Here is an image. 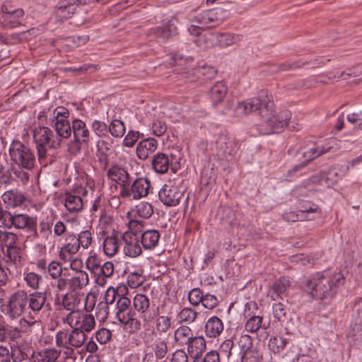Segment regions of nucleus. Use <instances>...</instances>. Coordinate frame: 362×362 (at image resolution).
I'll return each mask as SVG.
<instances>
[{"label": "nucleus", "instance_id": "f257e3e1", "mask_svg": "<svg viewBox=\"0 0 362 362\" xmlns=\"http://www.w3.org/2000/svg\"><path fill=\"white\" fill-rule=\"evenodd\" d=\"M344 284V276L341 272L325 269L305 279L302 286L312 298L323 300L333 298Z\"/></svg>", "mask_w": 362, "mask_h": 362}, {"label": "nucleus", "instance_id": "f03ea898", "mask_svg": "<svg viewBox=\"0 0 362 362\" xmlns=\"http://www.w3.org/2000/svg\"><path fill=\"white\" fill-rule=\"evenodd\" d=\"M272 101L264 103L261 110V122L257 125V129L260 134L268 135L282 132L291 117V112L284 110L276 113L274 110Z\"/></svg>", "mask_w": 362, "mask_h": 362}, {"label": "nucleus", "instance_id": "7ed1b4c3", "mask_svg": "<svg viewBox=\"0 0 362 362\" xmlns=\"http://www.w3.org/2000/svg\"><path fill=\"white\" fill-rule=\"evenodd\" d=\"M33 139L36 145L38 160L40 164L46 165L45 160L48 148H58L61 146L62 140L54 137L53 132L47 127H35L33 130Z\"/></svg>", "mask_w": 362, "mask_h": 362}, {"label": "nucleus", "instance_id": "20e7f679", "mask_svg": "<svg viewBox=\"0 0 362 362\" xmlns=\"http://www.w3.org/2000/svg\"><path fill=\"white\" fill-rule=\"evenodd\" d=\"M129 226L130 230L125 232L122 236L124 243L123 250L125 255L136 257L142 253L141 241L137 233L141 231L144 225L141 221L133 219L129 221Z\"/></svg>", "mask_w": 362, "mask_h": 362}, {"label": "nucleus", "instance_id": "39448f33", "mask_svg": "<svg viewBox=\"0 0 362 362\" xmlns=\"http://www.w3.org/2000/svg\"><path fill=\"white\" fill-rule=\"evenodd\" d=\"M11 160L17 165L27 170L33 168L35 163V155L31 149L19 141H13L8 148Z\"/></svg>", "mask_w": 362, "mask_h": 362}, {"label": "nucleus", "instance_id": "423d86ee", "mask_svg": "<svg viewBox=\"0 0 362 362\" xmlns=\"http://www.w3.org/2000/svg\"><path fill=\"white\" fill-rule=\"evenodd\" d=\"M180 157L176 154L158 152L151 159L152 169L157 174H165L169 170L175 173L180 168Z\"/></svg>", "mask_w": 362, "mask_h": 362}, {"label": "nucleus", "instance_id": "0eeeda50", "mask_svg": "<svg viewBox=\"0 0 362 362\" xmlns=\"http://www.w3.org/2000/svg\"><path fill=\"white\" fill-rule=\"evenodd\" d=\"M71 328L78 329L84 334L95 328V321L91 314L84 313L79 310H71L63 320Z\"/></svg>", "mask_w": 362, "mask_h": 362}, {"label": "nucleus", "instance_id": "6e6552de", "mask_svg": "<svg viewBox=\"0 0 362 362\" xmlns=\"http://www.w3.org/2000/svg\"><path fill=\"white\" fill-rule=\"evenodd\" d=\"M27 303V293L23 291H18L11 296L6 304L1 306V312L10 319H16L24 312Z\"/></svg>", "mask_w": 362, "mask_h": 362}, {"label": "nucleus", "instance_id": "1a4fd4ad", "mask_svg": "<svg viewBox=\"0 0 362 362\" xmlns=\"http://www.w3.org/2000/svg\"><path fill=\"white\" fill-rule=\"evenodd\" d=\"M228 16V11L216 8L204 11L194 17L193 21L203 28H210L220 25Z\"/></svg>", "mask_w": 362, "mask_h": 362}, {"label": "nucleus", "instance_id": "9d476101", "mask_svg": "<svg viewBox=\"0 0 362 362\" xmlns=\"http://www.w3.org/2000/svg\"><path fill=\"white\" fill-rule=\"evenodd\" d=\"M149 187V180L146 177H139L134 180L130 187L129 185H127L120 190L119 194L123 199H139L148 194Z\"/></svg>", "mask_w": 362, "mask_h": 362}, {"label": "nucleus", "instance_id": "9b49d317", "mask_svg": "<svg viewBox=\"0 0 362 362\" xmlns=\"http://www.w3.org/2000/svg\"><path fill=\"white\" fill-rule=\"evenodd\" d=\"M24 11L12 6H1V27L13 28L21 25L24 21Z\"/></svg>", "mask_w": 362, "mask_h": 362}, {"label": "nucleus", "instance_id": "f8f14e48", "mask_svg": "<svg viewBox=\"0 0 362 362\" xmlns=\"http://www.w3.org/2000/svg\"><path fill=\"white\" fill-rule=\"evenodd\" d=\"M58 338L59 341L64 342L76 349L81 348L86 342L88 336L78 329H62L57 332L55 339Z\"/></svg>", "mask_w": 362, "mask_h": 362}, {"label": "nucleus", "instance_id": "ddd939ff", "mask_svg": "<svg viewBox=\"0 0 362 362\" xmlns=\"http://www.w3.org/2000/svg\"><path fill=\"white\" fill-rule=\"evenodd\" d=\"M184 192L174 185H164L158 192L160 201L165 206H175L179 204Z\"/></svg>", "mask_w": 362, "mask_h": 362}, {"label": "nucleus", "instance_id": "4468645a", "mask_svg": "<svg viewBox=\"0 0 362 362\" xmlns=\"http://www.w3.org/2000/svg\"><path fill=\"white\" fill-rule=\"evenodd\" d=\"M216 143L218 154L223 159L230 160L238 152V145L233 136L221 134Z\"/></svg>", "mask_w": 362, "mask_h": 362}, {"label": "nucleus", "instance_id": "2eb2a0df", "mask_svg": "<svg viewBox=\"0 0 362 362\" xmlns=\"http://www.w3.org/2000/svg\"><path fill=\"white\" fill-rule=\"evenodd\" d=\"M80 248L77 235L74 233H66L64 245L59 251V259L64 262L71 261L72 256L76 254Z\"/></svg>", "mask_w": 362, "mask_h": 362}, {"label": "nucleus", "instance_id": "dca6fc26", "mask_svg": "<svg viewBox=\"0 0 362 362\" xmlns=\"http://www.w3.org/2000/svg\"><path fill=\"white\" fill-rule=\"evenodd\" d=\"M264 103L267 102L265 100L262 101L259 97L239 102L235 107V115L237 117H242L257 110L261 115V110L264 107Z\"/></svg>", "mask_w": 362, "mask_h": 362}, {"label": "nucleus", "instance_id": "f3484780", "mask_svg": "<svg viewBox=\"0 0 362 362\" xmlns=\"http://www.w3.org/2000/svg\"><path fill=\"white\" fill-rule=\"evenodd\" d=\"M107 177L119 186V191L130 184V176L127 170L119 165H112L107 171Z\"/></svg>", "mask_w": 362, "mask_h": 362}, {"label": "nucleus", "instance_id": "a211bd4d", "mask_svg": "<svg viewBox=\"0 0 362 362\" xmlns=\"http://www.w3.org/2000/svg\"><path fill=\"white\" fill-rule=\"evenodd\" d=\"M300 151L305 160L303 162H306V164H308V163L328 152L329 148H325L319 143L308 141L305 143L303 147H300Z\"/></svg>", "mask_w": 362, "mask_h": 362}, {"label": "nucleus", "instance_id": "6ab92c4d", "mask_svg": "<svg viewBox=\"0 0 362 362\" xmlns=\"http://www.w3.org/2000/svg\"><path fill=\"white\" fill-rule=\"evenodd\" d=\"M136 311L131 308L122 311L115 313L116 319L124 325H129L132 331H137L141 329V322L136 317Z\"/></svg>", "mask_w": 362, "mask_h": 362}, {"label": "nucleus", "instance_id": "aec40b11", "mask_svg": "<svg viewBox=\"0 0 362 362\" xmlns=\"http://www.w3.org/2000/svg\"><path fill=\"white\" fill-rule=\"evenodd\" d=\"M72 132L74 139L78 141L84 143L88 146L90 142V132L84 122L79 119H75L72 121Z\"/></svg>", "mask_w": 362, "mask_h": 362}, {"label": "nucleus", "instance_id": "412c9836", "mask_svg": "<svg viewBox=\"0 0 362 362\" xmlns=\"http://www.w3.org/2000/svg\"><path fill=\"white\" fill-rule=\"evenodd\" d=\"M290 286V281L288 277L281 276L272 284L269 296L272 300L283 299L284 296Z\"/></svg>", "mask_w": 362, "mask_h": 362}, {"label": "nucleus", "instance_id": "4be33fe9", "mask_svg": "<svg viewBox=\"0 0 362 362\" xmlns=\"http://www.w3.org/2000/svg\"><path fill=\"white\" fill-rule=\"evenodd\" d=\"M211 40L214 42V45L227 47L240 41L242 36L230 33H214L211 35Z\"/></svg>", "mask_w": 362, "mask_h": 362}, {"label": "nucleus", "instance_id": "5701e85b", "mask_svg": "<svg viewBox=\"0 0 362 362\" xmlns=\"http://www.w3.org/2000/svg\"><path fill=\"white\" fill-rule=\"evenodd\" d=\"M61 354L60 349L51 347L33 352L32 357L34 362H56Z\"/></svg>", "mask_w": 362, "mask_h": 362}, {"label": "nucleus", "instance_id": "b1692460", "mask_svg": "<svg viewBox=\"0 0 362 362\" xmlns=\"http://www.w3.org/2000/svg\"><path fill=\"white\" fill-rule=\"evenodd\" d=\"M158 148V141L154 138H147L141 140L137 145L136 154L139 159L146 160Z\"/></svg>", "mask_w": 362, "mask_h": 362}, {"label": "nucleus", "instance_id": "393cba45", "mask_svg": "<svg viewBox=\"0 0 362 362\" xmlns=\"http://www.w3.org/2000/svg\"><path fill=\"white\" fill-rule=\"evenodd\" d=\"M120 235L113 231L103 240V247L105 254L108 257H113L119 251L120 244Z\"/></svg>", "mask_w": 362, "mask_h": 362}, {"label": "nucleus", "instance_id": "a878e982", "mask_svg": "<svg viewBox=\"0 0 362 362\" xmlns=\"http://www.w3.org/2000/svg\"><path fill=\"white\" fill-rule=\"evenodd\" d=\"M16 239L17 237L13 232L1 231V252L6 254L11 259L16 252Z\"/></svg>", "mask_w": 362, "mask_h": 362}, {"label": "nucleus", "instance_id": "bb28decb", "mask_svg": "<svg viewBox=\"0 0 362 362\" xmlns=\"http://www.w3.org/2000/svg\"><path fill=\"white\" fill-rule=\"evenodd\" d=\"M223 322L216 316L209 317L205 323L204 332L209 338L218 337L223 330Z\"/></svg>", "mask_w": 362, "mask_h": 362}, {"label": "nucleus", "instance_id": "cd10ccee", "mask_svg": "<svg viewBox=\"0 0 362 362\" xmlns=\"http://www.w3.org/2000/svg\"><path fill=\"white\" fill-rule=\"evenodd\" d=\"M141 243L145 250H153L158 244L160 240V233L155 229L147 230L139 235Z\"/></svg>", "mask_w": 362, "mask_h": 362}, {"label": "nucleus", "instance_id": "c85d7f7f", "mask_svg": "<svg viewBox=\"0 0 362 362\" xmlns=\"http://www.w3.org/2000/svg\"><path fill=\"white\" fill-rule=\"evenodd\" d=\"M13 226L16 228L21 229L27 228L28 230L37 235V221L33 218L24 214L14 215Z\"/></svg>", "mask_w": 362, "mask_h": 362}, {"label": "nucleus", "instance_id": "c756f323", "mask_svg": "<svg viewBox=\"0 0 362 362\" xmlns=\"http://www.w3.org/2000/svg\"><path fill=\"white\" fill-rule=\"evenodd\" d=\"M149 33L154 35L160 41H165L170 37L175 35L177 32L176 28L172 23L165 24L160 26L152 28Z\"/></svg>", "mask_w": 362, "mask_h": 362}, {"label": "nucleus", "instance_id": "7c9ffc66", "mask_svg": "<svg viewBox=\"0 0 362 362\" xmlns=\"http://www.w3.org/2000/svg\"><path fill=\"white\" fill-rule=\"evenodd\" d=\"M1 199L7 208L20 206L24 201V195L17 189L8 190L1 194Z\"/></svg>", "mask_w": 362, "mask_h": 362}, {"label": "nucleus", "instance_id": "2f4dec72", "mask_svg": "<svg viewBox=\"0 0 362 362\" xmlns=\"http://www.w3.org/2000/svg\"><path fill=\"white\" fill-rule=\"evenodd\" d=\"M25 358V354L17 346L11 345V352L7 347L1 345V362H21Z\"/></svg>", "mask_w": 362, "mask_h": 362}, {"label": "nucleus", "instance_id": "473e14b6", "mask_svg": "<svg viewBox=\"0 0 362 362\" xmlns=\"http://www.w3.org/2000/svg\"><path fill=\"white\" fill-rule=\"evenodd\" d=\"M192 339H193V332L188 326L182 325L175 329L174 332V342L177 346H186Z\"/></svg>", "mask_w": 362, "mask_h": 362}, {"label": "nucleus", "instance_id": "72a5a7b5", "mask_svg": "<svg viewBox=\"0 0 362 362\" xmlns=\"http://www.w3.org/2000/svg\"><path fill=\"white\" fill-rule=\"evenodd\" d=\"M133 306L134 310L143 315L144 320L148 322L153 319V316H148L147 319L144 315L150 306L149 298L144 294L137 293L133 299Z\"/></svg>", "mask_w": 362, "mask_h": 362}, {"label": "nucleus", "instance_id": "f704fd0d", "mask_svg": "<svg viewBox=\"0 0 362 362\" xmlns=\"http://www.w3.org/2000/svg\"><path fill=\"white\" fill-rule=\"evenodd\" d=\"M69 291L73 292L82 289L88 284L89 278L88 273L83 270L76 271L74 276L69 279Z\"/></svg>", "mask_w": 362, "mask_h": 362}, {"label": "nucleus", "instance_id": "c9c22d12", "mask_svg": "<svg viewBox=\"0 0 362 362\" xmlns=\"http://www.w3.org/2000/svg\"><path fill=\"white\" fill-rule=\"evenodd\" d=\"M187 346V352L194 358H199L206 350V341L203 337H194Z\"/></svg>", "mask_w": 362, "mask_h": 362}, {"label": "nucleus", "instance_id": "e433bc0d", "mask_svg": "<svg viewBox=\"0 0 362 362\" xmlns=\"http://www.w3.org/2000/svg\"><path fill=\"white\" fill-rule=\"evenodd\" d=\"M64 206L70 213H77L83 209V204L80 196L66 193L65 195Z\"/></svg>", "mask_w": 362, "mask_h": 362}, {"label": "nucleus", "instance_id": "4c0bfd02", "mask_svg": "<svg viewBox=\"0 0 362 362\" xmlns=\"http://www.w3.org/2000/svg\"><path fill=\"white\" fill-rule=\"evenodd\" d=\"M227 87L223 81L216 83L210 89V98L215 105L223 101L226 93Z\"/></svg>", "mask_w": 362, "mask_h": 362}, {"label": "nucleus", "instance_id": "58836bf2", "mask_svg": "<svg viewBox=\"0 0 362 362\" xmlns=\"http://www.w3.org/2000/svg\"><path fill=\"white\" fill-rule=\"evenodd\" d=\"M69 111L64 106H58L54 108L49 117V121L52 126L66 122H69Z\"/></svg>", "mask_w": 362, "mask_h": 362}, {"label": "nucleus", "instance_id": "ea45409f", "mask_svg": "<svg viewBox=\"0 0 362 362\" xmlns=\"http://www.w3.org/2000/svg\"><path fill=\"white\" fill-rule=\"evenodd\" d=\"M47 300L46 292H35L28 298L29 308L33 312H39Z\"/></svg>", "mask_w": 362, "mask_h": 362}, {"label": "nucleus", "instance_id": "a19ab883", "mask_svg": "<svg viewBox=\"0 0 362 362\" xmlns=\"http://www.w3.org/2000/svg\"><path fill=\"white\" fill-rule=\"evenodd\" d=\"M97 147V157L99 163L103 164L105 167L107 166L110 155L111 144L106 141L101 140L98 142Z\"/></svg>", "mask_w": 362, "mask_h": 362}, {"label": "nucleus", "instance_id": "79ce46f5", "mask_svg": "<svg viewBox=\"0 0 362 362\" xmlns=\"http://www.w3.org/2000/svg\"><path fill=\"white\" fill-rule=\"evenodd\" d=\"M296 207L300 214H304V215L308 217H313V219L314 216H311V214L320 212V208L317 204L308 200L299 199L296 203Z\"/></svg>", "mask_w": 362, "mask_h": 362}, {"label": "nucleus", "instance_id": "37998d69", "mask_svg": "<svg viewBox=\"0 0 362 362\" xmlns=\"http://www.w3.org/2000/svg\"><path fill=\"white\" fill-rule=\"evenodd\" d=\"M262 317L255 314L252 316L248 317L245 324V329L250 333H255L260 328L267 329V327L262 325Z\"/></svg>", "mask_w": 362, "mask_h": 362}, {"label": "nucleus", "instance_id": "c03bdc74", "mask_svg": "<svg viewBox=\"0 0 362 362\" xmlns=\"http://www.w3.org/2000/svg\"><path fill=\"white\" fill-rule=\"evenodd\" d=\"M193 73L199 79H202V76L203 80H209L214 78L217 71L212 66H202L194 69Z\"/></svg>", "mask_w": 362, "mask_h": 362}, {"label": "nucleus", "instance_id": "a18cd8bd", "mask_svg": "<svg viewBox=\"0 0 362 362\" xmlns=\"http://www.w3.org/2000/svg\"><path fill=\"white\" fill-rule=\"evenodd\" d=\"M21 337V332L18 327L1 325V341L7 339L14 341Z\"/></svg>", "mask_w": 362, "mask_h": 362}, {"label": "nucleus", "instance_id": "49530a36", "mask_svg": "<svg viewBox=\"0 0 362 362\" xmlns=\"http://www.w3.org/2000/svg\"><path fill=\"white\" fill-rule=\"evenodd\" d=\"M75 9L74 5L65 0L58 4L57 15L62 18H68L71 14L74 13Z\"/></svg>", "mask_w": 362, "mask_h": 362}, {"label": "nucleus", "instance_id": "de8ad7c7", "mask_svg": "<svg viewBox=\"0 0 362 362\" xmlns=\"http://www.w3.org/2000/svg\"><path fill=\"white\" fill-rule=\"evenodd\" d=\"M109 132L116 138H121L124 136L126 128L124 122L119 119H113L109 127Z\"/></svg>", "mask_w": 362, "mask_h": 362}, {"label": "nucleus", "instance_id": "09e8293b", "mask_svg": "<svg viewBox=\"0 0 362 362\" xmlns=\"http://www.w3.org/2000/svg\"><path fill=\"white\" fill-rule=\"evenodd\" d=\"M198 313L191 308H182L177 315V317L182 322L191 324L197 317Z\"/></svg>", "mask_w": 362, "mask_h": 362}, {"label": "nucleus", "instance_id": "8fccbe9b", "mask_svg": "<svg viewBox=\"0 0 362 362\" xmlns=\"http://www.w3.org/2000/svg\"><path fill=\"white\" fill-rule=\"evenodd\" d=\"M288 340L281 337H274L269 339L268 346L274 353H279L283 351Z\"/></svg>", "mask_w": 362, "mask_h": 362}, {"label": "nucleus", "instance_id": "3c124183", "mask_svg": "<svg viewBox=\"0 0 362 362\" xmlns=\"http://www.w3.org/2000/svg\"><path fill=\"white\" fill-rule=\"evenodd\" d=\"M54 128V130L57 133V135H54V137H58V139H68L71 136L72 133V125L71 126L69 122H66L59 124H56L52 126Z\"/></svg>", "mask_w": 362, "mask_h": 362}, {"label": "nucleus", "instance_id": "603ef678", "mask_svg": "<svg viewBox=\"0 0 362 362\" xmlns=\"http://www.w3.org/2000/svg\"><path fill=\"white\" fill-rule=\"evenodd\" d=\"M135 211L138 216L147 219L152 216L153 209L150 203L141 202L136 206Z\"/></svg>", "mask_w": 362, "mask_h": 362}, {"label": "nucleus", "instance_id": "864d4df0", "mask_svg": "<svg viewBox=\"0 0 362 362\" xmlns=\"http://www.w3.org/2000/svg\"><path fill=\"white\" fill-rule=\"evenodd\" d=\"M77 238L80 247H82L83 250L88 249L93 241V233L90 230L81 231L77 235Z\"/></svg>", "mask_w": 362, "mask_h": 362}, {"label": "nucleus", "instance_id": "5fc2aeb1", "mask_svg": "<svg viewBox=\"0 0 362 362\" xmlns=\"http://www.w3.org/2000/svg\"><path fill=\"white\" fill-rule=\"evenodd\" d=\"M153 349L156 358L157 360L162 359L165 356L168 351L167 342L165 340L158 339L154 342Z\"/></svg>", "mask_w": 362, "mask_h": 362}, {"label": "nucleus", "instance_id": "6e6d98bb", "mask_svg": "<svg viewBox=\"0 0 362 362\" xmlns=\"http://www.w3.org/2000/svg\"><path fill=\"white\" fill-rule=\"evenodd\" d=\"M171 324V317L160 315L156 320V329L159 333H166L170 329Z\"/></svg>", "mask_w": 362, "mask_h": 362}, {"label": "nucleus", "instance_id": "4d7b16f0", "mask_svg": "<svg viewBox=\"0 0 362 362\" xmlns=\"http://www.w3.org/2000/svg\"><path fill=\"white\" fill-rule=\"evenodd\" d=\"M23 279L26 282L27 286L33 289H37L40 283L42 281V276L33 272L25 273Z\"/></svg>", "mask_w": 362, "mask_h": 362}, {"label": "nucleus", "instance_id": "13d9d810", "mask_svg": "<svg viewBox=\"0 0 362 362\" xmlns=\"http://www.w3.org/2000/svg\"><path fill=\"white\" fill-rule=\"evenodd\" d=\"M59 340L58 338L55 339V345L59 349L62 351V353L66 359H75L76 358L74 350L76 348L72 347L66 344Z\"/></svg>", "mask_w": 362, "mask_h": 362}, {"label": "nucleus", "instance_id": "bf43d9fd", "mask_svg": "<svg viewBox=\"0 0 362 362\" xmlns=\"http://www.w3.org/2000/svg\"><path fill=\"white\" fill-rule=\"evenodd\" d=\"M52 223L42 221L39 224V233L35 237H40L42 239L48 240L52 235Z\"/></svg>", "mask_w": 362, "mask_h": 362}, {"label": "nucleus", "instance_id": "052dcab7", "mask_svg": "<svg viewBox=\"0 0 362 362\" xmlns=\"http://www.w3.org/2000/svg\"><path fill=\"white\" fill-rule=\"evenodd\" d=\"M144 282V277L141 272L137 271L131 272L127 276V284L128 286L132 288L139 287Z\"/></svg>", "mask_w": 362, "mask_h": 362}, {"label": "nucleus", "instance_id": "680f3d73", "mask_svg": "<svg viewBox=\"0 0 362 362\" xmlns=\"http://www.w3.org/2000/svg\"><path fill=\"white\" fill-rule=\"evenodd\" d=\"M120 296V294L118 293L117 290L110 287L108 288L104 293L103 300H101L103 303L106 304L107 306L112 305L115 302L117 303V300Z\"/></svg>", "mask_w": 362, "mask_h": 362}, {"label": "nucleus", "instance_id": "e2e57ef3", "mask_svg": "<svg viewBox=\"0 0 362 362\" xmlns=\"http://www.w3.org/2000/svg\"><path fill=\"white\" fill-rule=\"evenodd\" d=\"M282 218L284 220L288 222H296V221H302L304 220H312L313 217H308L304 214H300L299 212L295 211H286L282 214Z\"/></svg>", "mask_w": 362, "mask_h": 362}, {"label": "nucleus", "instance_id": "0e129e2a", "mask_svg": "<svg viewBox=\"0 0 362 362\" xmlns=\"http://www.w3.org/2000/svg\"><path fill=\"white\" fill-rule=\"evenodd\" d=\"M101 259L95 254L89 256L86 260V267L92 274L98 271V268L101 266Z\"/></svg>", "mask_w": 362, "mask_h": 362}, {"label": "nucleus", "instance_id": "69168bd1", "mask_svg": "<svg viewBox=\"0 0 362 362\" xmlns=\"http://www.w3.org/2000/svg\"><path fill=\"white\" fill-rule=\"evenodd\" d=\"M47 273L54 279L62 276L63 267L60 263L52 261L47 267Z\"/></svg>", "mask_w": 362, "mask_h": 362}, {"label": "nucleus", "instance_id": "338daca9", "mask_svg": "<svg viewBox=\"0 0 362 362\" xmlns=\"http://www.w3.org/2000/svg\"><path fill=\"white\" fill-rule=\"evenodd\" d=\"M91 127L94 133L100 137L107 135L109 132L107 125L100 120H94L92 122Z\"/></svg>", "mask_w": 362, "mask_h": 362}, {"label": "nucleus", "instance_id": "774afa93", "mask_svg": "<svg viewBox=\"0 0 362 362\" xmlns=\"http://www.w3.org/2000/svg\"><path fill=\"white\" fill-rule=\"evenodd\" d=\"M273 315L279 321H284L286 315V307L282 303H276L272 305Z\"/></svg>", "mask_w": 362, "mask_h": 362}]
</instances>
